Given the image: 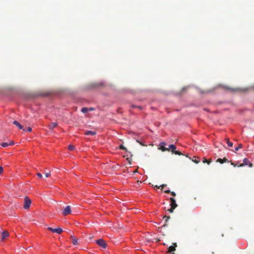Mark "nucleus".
Here are the masks:
<instances>
[{
    "label": "nucleus",
    "mask_w": 254,
    "mask_h": 254,
    "mask_svg": "<svg viewBox=\"0 0 254 254\" xmlns=\"http://www.w3.org/2000/svg\"><path fill=\"white\" fill-rule=\"evenodd\" d=\"M244 166H249V167H253V164L248 159L245 158L243 160V162L242 164H240L238 167H241Z\"/></svg>",
    "instance_id": "1"
},
{
    "label": "nucleus",
    "mask_w": 254,
    "mask_h": 254,
    "mask_svg": "<svg viewBox=\"0 0 254 254\" xmlns=\"http://www.w3.org/2000/svg\"><path fill=\"white\" fill-rule=\"evenodd\" d=\"M31 203V201L30 199L27 197L26 196L24 198V208L25 209H28L29 208L30 204Z\"/></svg>",
    "instance_id": "2"
},
{
    "label": "nucleus",
    "mask_w": 254,
    "mask_h": 254,
    "mask_svg": "<svg viewBox=\"0 0 254 254\" xmlns=\"http://www.w3.org/2000/svg\"><path fill=\"white\" fill-rule=\"evenodd\" d=\"M47 229L52 232L56 233L59 234H61L63 231L61 228H52L51 227H48Z\"/></svg>",
    "instance_id": "3"
},
{
    "label": "nucleus",
    "mask_w": 254,
    "mask_h": 254,
    "mask_svg": "<svg viewBox=\"0 0 254 254\" xmlns=\"http://www.w3.org/2000/svg\"><path fill=\"white\" fill-rule=\"evenodd\" d=\"M71 212L70 206L68 205L66 206L63 211V215L66 216L69 214Z\"/></svg>",
    "instance_id": "4"
},
{
    "label": "nucleus",
    "mask_w": 254,
    "mask_h": 254,
    "mask_svg": "<svg viewBox=\"0 0 254 254\" xmlns=\"http://www.w3.org/2000/svg\"><path fill=\"white\" fill-rule=\"evenodd\" d=\"M96 243L101 247L106 248L107 245L103 239H99L96 241Z\"/></svg>",
    "instance_id": "5"
},
{
    "label": "nucleus",
    "mask_w": 254,
    "mask_h": 254,
    "mask_svg": "<svg viewBox=\"0 0 254 254\" xmlns=\"http://www.w3.org/2000/svg\"><path fill=\"white\" fill-rule=\"evenodd\" d=\"M166 143L164 142H162L159 144V149L161 150L162 151H169V149L168 148H166L165 146L166 145Z\"/></svg>",
    "instance_id": "6"
},
{
    "label": "nucleus",
    "mask_w": 254,
    "mask_h": 254,
    "mask_svg": "<svg viewBox=\"0 0 254 254\" xmlns=\"http://www.w3.org/2000/svg\"><path fill=\"white\" fill-rule=\"evenodd\" d=\"M170 200H171V204H170L171 206L172 207H173V209L176 208L178 205L176 202L175 199L173 197H171Z\"/></svg>",
    "instance_id": "7"
},
{
    "label": "nucleus",
    "mask_w": 254,
    "mask_h": 254,
    "mask_svg": "<svg viewBox=\"0 0 254 254\" xmlns=\"http://www.w3.org/2000/svg\"><path fill=\"white\" fill-rule=\"evenodd\" d=\"M174 246H171L169 247L168 252L172 253L176 250V247H177V245L176 243H173Z\"/></svg>",
    "instance_id": "8"
},
{
    "label": "nucleus",
    "mask_w": 254,
    "mask_h": 254,
    "mask_svg": "<svg viewBox=\"0 0 254 254\" xmlns=\"http://www.w3.org/2000/svg\"><path fill=\"white\" fill-rule=\"evenodd\" d=\"M217 162H219L221 164H223L225 162H229V161L228 160V159L224 157L223 159L219 158L216 160Z\"/></svg>",
    "instance_id": "9"
},
{
    "label": "nucleus",
    "mask_w": 254,
    "mask_h": 254,
    "mask_svg": "<svg viewBox=\"0 0 254 254\" xmlns=\"http://www.w3.org/2000/svg\"><path fill=\"white\" fill-rule=\"evenodd\" d=\"M9 236V233L7 231H4L1 233V239L4 240L5 238Z\"/></svg>",
    "instance_id": "10"
},
{
    "label": "nucleus",
    "mask_w": 254,
    "mask_h": 254,
    "mask_svg": "<svg viewBox=\"0 0 254 254\" xmlns=\"http://www.w3.org/2000/svg\"><path fill=\"white\" fill-rule=\"evenodd\" d=\"M168 149L169 151L171 150L173 153H174L176 151V147L174 144H171L169 145Z\"/></svg>",
    "instance_id": "11"
},
{
    "label": "nucleus",
    "mask_w": 254,
    "mask_h": 254,
    "mask_svg": "<svg viewBox=\"0 0 254 254\" xmlns=\"http://www.w3.org/2000/svg\"><path fill=\"white\" fill-rule=\"evenodd\" d=\"M13 124L18 127L20 129H23V126L21 125L17 121H15L13 122Z\"/></svg>",
    "instance_id": "12"
},
{
    "label": "nucleus",
    "mask_w": 254,
    "mask_h": 254,
    "mask_svg": "<svg viewBox=\"0 0 254 254\" xmlns=\"http://www.w3.org/2000/svg\"><path fill=\"white\" fill-rule=\"evenodd\" d=\"M85 134L87 135H94L96 134V132L92 131L91 130H87V131H85Z\"/></svg>",
    "instance_id": "13"
},
{
    "label": "nucleus",
    "mask_w": 254,
    "mask_h": 254,
    "mask_svg": "<svg viewBox=\"0 0 254 254\" xmlns=\"http://www.w3.org/2000/svg\"><path fill=\"white\" fill-rule=\"evenodd\" d=\"M58 126V124L57 123H51V124L49 126V127L50 129H53L54 128Z\"/></svg>",
    "instance_id": "14"
},
{
    "label": "nucleus",
    "mask_w": 254,
    "mask_h": 254,
    "mask_svg": "<svg viewBox=\"0 0 254 254\" xmlns=\"http://www.w3.org/2000/svg\"><path fill=\"white\" fill-rule=\"evenodd\" d=\"M225 89H226L228 90H230L232 92H236V91H238L240 90L239 88H231V87H226Z\"/></svg>",
    "instance_id": "15"
},
{
    "label": "nucleus",
    "mask_w": 254,
    "mask_h": 254,
    "mask_svg": "<svg viewBox=\"0 0 254 254\" xmlns=\"http://www.w3.org/2000/svg\"><path fill=\"white\" fill-rule=\"evenodd\" d=\"M71 238H72V243L73 245H78V239H76L74 237H73V236H71Z\"/></svg>",
    "instance_id": "16"
},
{
    "label": "nucleus",
    "mask_w": 254,
    "mask_h": 254,
    "mask_svg": "<svg viewBox=\"0 0 254 254\" xmlns=\"http://www.w3.org/2000/svg\"><path fill=\"white\" fill-rule=\"evenodd\" d=\"M226 140L228 146L231 147L233 146V143L230 142L228 138H227Z\"/></svg>",
    "instance_id": "17"
},
{
    "label": "nucleus",
    "mask_w": 254,
    "mask_h": 254,
    "mask_svg": "<svg viewBox=\"0 0 254 254\" xmlns=\"http://www.w3.org/2000/svg\"><path fill=\"white\" fill-rule=\"evenodd\" d=\"M211 162H212L211 159H209L208 160L204 158L203 160V163H207L208 164H209Z\"/></svg>",
    "instance_id": "18"
},
{
    "label": "nucleus",
    "mask_w": 254,
    "mask_h": 254,
    "mask_svg": "<svg viewBox=\"0 0 254 254\" xmlns=\"http://www.w3.org/2000/svg\"><path fill=\"white\" fill-rule=\"evenodd\" d=\"M89 111V109L86 107L82 108L81 112L83 113H87Z\"/></svg>",
    "instance_id": "19"
},
{
    "label": "nucleus",
    "mask_w": 254,
    "mask_h": 254,
    "mask_svg": "<svg viewBox=\"0 0 254 254\" xmlns=\"http://www.w3.org/2000/svg\"><path fill=\"white\" fill-rule=\"evenodd\" d=\"M192 161L195 163L196 164H198L199 162V160H198L196 157H193V159H192Z\"/></svg>",
    "instance_id": "20"
},
{
    "label": "nucleus",
    "mask_w": 254,
    "mask_h": 254,
    "mask_svg": "<svg viewBox=\"0 0 254 254\" xmlns=\"http://www.w3.org/2000/svg\"><path fill=\"white\" fill-rule=\"evenodd\" d=\"M74 148H75L74 146L72 145H69L68 147V150L70 151L73 150L74 149Z\"/></svg>",
    "instance_id": "21"
},
{
    "label": "nucleus",
    "mask_w": 254,
    "mask_h": 254,
    "mask_svg": "<svg viewBox=\"0 0 254 254\" xmlns=\"http://www.w3.org/2000/svg\"><path fill=\"white\" fill-rule=\"evenodd\" d=\"M1 145L3 147H6L8 146L9 145H8V143L3 142L1 144Z\"/></svg>",
    "instance_id": "22"
},
{
    "label": "nucleus",
    "mask_w": 254,
    "mask_h": 254,
    "mask_svg": "<svg viewBox=\"0 0 254 254\" xmlns=\"http://www.w3.org/2000/svg\"><path fill=\"white\" fill-rule=\"evenodd\" d=\"M242 148V144H239L238 146L236 147L235 148V150L236 151H238L239 149H241Z\"/></svg>",
    "instance_id": "23"
},
{
    "label": "nucleus",
    "mask_w": 254,
    "mask_h": 254,
    "mask_svg": "<svg viewBox=\"0 0 254 254\" xmlns=\"http://www.w3.org/2000/svg\"><path fill=\"white\" fill-rule=\"evenodd\" d=\"M119 148L120 149L127 150V148L126 147H125L123 145H120Z\"/></svg>",
    "instance_id": "24"
},
{
    "label": "nucleus",
    "mask_w": 254,
    "mask_h": 254,
    "mask_svg": "<svg viewBox=\"0 0 254 254\" xmlns=\"http://www.w3.org/2000/svg\"><path fill=\"white\" fill-rule=\"evenodd\" d=\"M174 154H176V155H182V153L179 151H176L174 153Z\"/></svg>",
    "instance_id": "25"
},
{
    "label": "nucleus",
    "mask_w": 254,
    "mask_h": 254,
    "mask_svg": "<svg viewBox=\"0 0 254 254\" xmlns=\"http://www.w3.org/2000/svg\"><path fill=\"white\" fill-rule=\"evenodd\" d=\"M170 216H165L163 218L165 219V221L167 222L170 219Z\"/></svg>",
    "instance_id": "26"
},
{
    "label": "nucleus",
    "mask_w": 254,
    "mask_h": 254,
    "mask_svg": "<svg viewBox=\"0 0 254 254\" xmlns=\"http://www.w3.org/2000/svg\"><path fill=\"white\" fill-rule=\"evenodd\" d=\"M174 209H173V207H172L171 206V208L169 209H168V211L171 212V213H172L173 212V210H174Z\"/></svg>",
    "instance_id": "27"
},
{
    "label": "nucleus",
    "mask_w": 254,
    "mask_h": 254,
    "mask_svg": "<svg viewBox=\"0 0 254 254\" xmlns=\"http://www.w3.org/2000/svg\"><path fill=\"white\" fill-rule=\"evenodd\" d=\"M37 176L40 178H42V177H43L41 173H37Z\"/></svg>",
    "instance_id": "28"
},
{
    "label": "nucleus",
    "mask_w": 254,
    "mask_h": 254,
    "mask_svg": "<svg viewBox=\"0 0 254 254\" xmlns=\"http://www.w3.org/2000/svg\"><path fill=\"white\" fill-rule=\"evenodd\" d=\"M45 175L46 177H49L50 175V173H45Z\"/></svg>",
    "instance_id": "29"
},
{
    "label": "nucleus",
    "mask_w": 254,
    "mask_h": 254,
    "mask_svg": "<svg viewBox=\"0 0 254 254\" xmlns=\"http://www.w3.org/2000/svg\"><path fill=\"white\" fill-rule=\"evenodd\" d=\"M231 164L232 165H233L234 167L238 166L237 164H235L234 163L232 162V161H230Z\"/></svg>",
    "instance_id": "30"
},
{
    "label": "nucleus",
    "mask_w": 254,
    "mask_h": 254,
    "mask_svg": "<svg viewBox=\"0 0 254 254\" xmlns=\"http://www.w3.org/2000/svg\"><path fill=\"white\" fill-rule=\"evenodd\" d=\"M14 144V142L13 141H11L8 143L9 145H12Z\"/></svg>",
    "instance_id": "31"
},
{
    "label": "nucleus",
    "mask_w": 254,
    "mask_h": 254,
    "mask_svg": "<svg viewBox=\"0 0 254 254\" xmlns=\"http://www.w3.org/2000/svg\"><path fill=\"white\" fill-rule=\"evenodd\" d=\"M3 172V168L1 166H0V174H1Z\"/></svg>",
    "instance_id": "32"
},
{
    "label": "nucleus",
    "mask_w": 254,
    "mask_h": 254,
    "mask_svg": "<svg viewBox=\"0 0 254 254\" xmlns=\"http://www.w3.org/2000/svg\"><path fill=\"white\" fill-rule=\"evenodd\" d=\"M27 131H29V132H31L32 131L31 127H28V128H27Z\"/></svg>",
    "instance_id": "33"
},
{
    "label": "nucleus",
    "mask_w": 254,
    "mask_h": 254,
    "mask_svg": "<svg viewBox=\"0 0 254 254\" xmlns=\"http://www.w3.org/2000/svg\"><path fill=\"white\" fill-rule=\"evenodd\" d=\"M165 186H166V185H161L160 187L161 188V190H162Z\"/></svg>",
    "instance_id": "34"
},
{
    "label": "nucleus",
    "mask_w": 254,
    "mask_h": 254,
    "mask_svg": "<svg viewBox=\"0 0 254 254\" xmlns=\"http://www.w3.org/2000/svg\"><path fill=\"white\" fill-rule=\"evenodd\" d=\"M170 193L171 194V195H172L174 196H176V193L174 191H172V192L171 191Z\"/></svg>",
    "instance_id": "35"
},
{
    "label": "nucleus",
    "mask_w": 254,
    "mask_h": 254,
    "mask_svg": "<svg viewBox=\"0 0 254 254\" xmlns=\"http://www.w3.org/2000/svg\"><path fill=\"white\" fill-rule=\"evenodd\" d=\"M164 191H165V193H169L171 192V191L170 190H166Z\"/></svg>",
    "instance_id": "36"
},
{
    "label": "nucleus",
    "mask_w": 254,
    "mask_h": 254,
    "mask_svg": "<svg viewBox=\"0 0 254 254\" xmlns=\"http://www.w3.org/2000/svg\"><path fill=\"white\" fill-rule=\"evenodd\" d=\"M136 141L139 142L140 145H143V142L141 141H139V140H137Z\"/></svg>",
    "instance_id": "37"
},
{
    "label": "nucleus",
    "mask_w": 254,
    "mask_h": 254,
    "mask_svg": "<svg viewBox=\"0 0 254 254\" xmlns=\"http://www.w3.org/2000/svg\"><path fill=\"white\" fill-rule=\"evenodd\" d=\"M155 188H157V189H159V188L160 187H160H158V186H155Z\"/></svg>",
    "instance_id": "38"
},
{
    "label": "nucleus",
    "mask_w": 254,
    "mask_h": 254,
    "mask_svg": "<svg viewBox=\"0 0 254 254\" xmlns=\"http://www.w3.org/2000/svg\"><path fill=\"white\" fill-rule=\"evenodd\" d=\"M139 182L140 184H141V183H142L141 181H140V182H139V181H137V183H138Z\"/></svg>",
    "instance_id": "39"
},
{
    "label": "nucleus",
    "mask_w": 254,
    "mask_h": 254,
    "mask_svg": "<svg viewBox=\"0 0 254 254\" xmlns=\"http://www.w3.org/2000/svg\"><path fill=\"white\" fill-rule=\"evenodd\" d=\"M89 110H90V111L93 110V109L92 108L89 109Z\"/></svg>",
    "instance_id": "40"
},
{
    "label": "nucleus",
    "mask_w": 254,
    "mask_h": 254,
    "mask_svg": "<svg viewBox=\"0 0 254 254\" xmlns=\"http://www.w3.org/2000/svg\"><path fill=\"white\" fill-rule=\"evenodd\" d=\"M137 172V170H135L133 172H134V173H135V172Z\"/></svg>",
    "instance_id": "41"
}]
</instances>
